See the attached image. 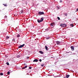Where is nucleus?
<instances>
[{"label":"nucleus","instance_id":"nucleus-1","mask_svg":"<svg viewBox=\"0 0 78 78\" xmlns=\"http://www.w3.org/2000/svg\"><path fill=\"white\" fill-rule=\"evenodd\" d=\"M60 26L62 27H66L67 26V25L66 24H60Z\"/></svg>","mask_w":78,"mask_h":78},{"label":"nucleus","instance_id":"nucleus-2","mask_svg":"<svg viewBox=\"0 0 78 78\" xmlns=\"http://www.w3.org/2000/svg\"><path fill=\"white\" fill-rule=\"evenodd\" d=\"M24 45H25V44H23V45H20V46H19L18 47V48H22V47H24Z\"/></svg>","mask_w":78,"mask_h":78},{"label":"nucleus","instance_id":"nucleus-3","mask_svg":"<svg viewBox=\"0 0 78 78\" xmlns=\"http://www.w3.org/2000/svg\"><path fill=\"white\" fill-rule=\"evenodd\" d=\"M38 14H41V15H42L44 14V13L43 12H39L38 13Z\"/></svg>","mask_w":78,"mask_h":78},{"label":"nucleus","instance_id":"nucleus-4","mask_svg":"<svg viewBox=\"0 0 78 78\" xmlns=\"http://www.w3.org/2000/svg\"><path fill=\"white\" fill-rule=\"evenodd\" d=\"M70 48H71L72 50L73 51V50H74V47H73V46H71L70 47Z\"/></svg>","mask_w":78,"mask_h":78},{"label":"nucleus","instance_id":"nucleus-5","mask_svg":"<svg viewBox=\"0 0 78 78\" xmlns=\"http://www.w3.org/2000/svg\"><path fill=\"white\" fill-rule=\"evenodd\" d=\"M56 43L57 45H59V44H60V41H57V42H56Z\"/></svg>","mask_w":78,"mask_h":78},{"label":"nucleus","instance_id":"nucleus-6","mask_svg":"<svg viewBox=\"0 0 78 78\" xmlns=\"http://www.w3.org/2000/svg\"><path fill=\"white\" fill-rule=\"evenodd\" d=\"M38 61V60L37 59H34L33 61V62H37Z\"/></svg>","mask_w":78,"mask_h":78},{"label":"nucleus","instance_id":"nucleus-7","mask_svg":"<svg viewBox=\"0 0 78 78\" xmlns=\"http://www.w3.org/2000/svg\"><path fill=\"white\" fill-rule=\"evenodd\" d=\"M44 17H42L41 18V20H40L42 22V21H43L44 20Z\"/></svg>","mask_w":78,"mask_h":78},{"label":"nucleus","instance_id":"nucleus-8","mask_svg":"<svg viewBox=\"0 0 78 78\" xmlns=\"http://www.w3.org/2000/svg\"><path fill=\"white\" fill-rule=\"evenodd\" d=\"M37 21L38 23H41V22H42L41 20H39V19L37 20Z\"/></svg>","mask_w":78,"mask_h":78},{"label":"nucleus","instance_id":"nucleus-9","mask_svg":"<svg viewBox=\"0 0 78 78\" xmlns=\"http://www.w3.org/2000/svg\"><path fill=\"white\" fill-rule=\"evenodd\" d=\"M27 66H26L25 67L22 68V69H26V68H27Z\"/></svg>","mask_w":78,"mask_h":78},{"label":"nucleus","instance_id":"nucleus-10","mask_svg":"<svg viewBox=\"0 0 78 78\" xmlns=\"http://www.w3.org/2000/svg\"><path fill=\"white\" fill-rule=\"evenodd\" d=\"M39 53H41V54H43V53H44L43 52L41 51H39Z\"/></svg>","mask_w":78,"mask_h":78},{"label":"nucleus","instance_id":"nucleus-11","mask_svg":"<svg viewBox=\"0 0 78 78\" xmlns=\"http://www.w3.org/2000/svg\"><path fill=\"white\" fill-rule=\"evenodd\" d=\"M70 76V75H66V77L67 78H68Z\"/></svg>","mask_w":78,"mask_h":78},{"label":"nucleus","instance_id":"nucleus-12","mask_svg":"<svg viewBox=\"0 0 78 78\" xmlns=\"http://www.w3.org/2000/svg\"><path fill=\"white\" fill-rule=\"evenodd\" d=\"M45 48H46V50H48V47H47V46H45Z\"/></svg>","mask_w":78,"mask_h":78},{"label":"nucleus","instance_id":"nucleus-13","mask_svg":"<svg viewBox=\"0 0 78 78\" xmlns=\"http://www.w3.org/2000/svg\"><path fill=\"white\" fill-rule=\"evenodd\" d=\"M54 23H51V26H53V25H54Z\"/></svg>","mask_w":78,"mask_h":78},{"label":"nucleus","instance_id":"nucleus-14","mask_svg":"<svg viewBox=\"0 0 78 78\" xmlns=\"http://www.w3.org/2000/svg\"><path fill=\"white\" fill-rule=\"evenodd\" d=\"M9 36H7L6 37V39H9Z\"/></svg>","mask_w":78,"mask_h":78},{"label":"nucleus","instance_id":"nucleus-15","mask_svg":"<svg viewBox=\"0 0 78 78\" xmlns=\"http://www.w3.org/2000/svg\"><path fill=\"white\" fill-rule=\"evenodd\" d=\"M20 55H18L17 56V58H20Z\"/></svg>","mask_w":78,"mask_h":78},{"label":"nucleus","instance_id":"nucleus-16","mask_svg":"<svg viewBox=\"0 0 78 78\" xmlns=\"http://www.w3.org/2000/svg\"><path fill=\"white\" fill-rule=\"evenodd\" d=\"M23 12V10H21V14H22Z\"/></svg>","mask_w":78,"mask_h":78},{"label":"nucleus","instance_id":"nucleus-17","mask_svg":"<svg viewBox=\"0 0 78 78\" xmlns=\"http://www.w3.org/2000/svg\"><path fill=\"white\" fill-rule=\"evenodd\" d=\"M10 74V72H7V74L8 75H9V74Z\"/></svg>","mask_w":78,"mask_h":78},{"label":"nucleus","instance_id":"nucleus-18","mask_svg":"<svg viewBox=\"0 0 78 78\" xmlns=\"http://www.w3.org/2000/svg\"><path fill=\"white\" fill-rule=\"evenodd\" d=\"M70 26H72V27H73L74 26H73V24H71L70 25Z\"/></svg>","mask_w":78,"mask_h":78},{"label":"nucleus","instance_id":"nucleus-19","mask_svg":"<svg viewBox=\"0 0 78 78\" xmlns=\"http://www.w3.org/2000/svg\"><path fill=\"white\" fill-rule=\"evenodd\" d=\"M3 5H4L5 6H7V5L6 4H3Z\"/></svg>","mask_w":78,"mask_h":78},{"label":"nucleus","instance_id":"nucleus-20","mask_svg":"<svg viewBox=\"0 0 78 78\" xmlns=\"http://www.w3.org/2000/svg\"><path fill=\"white\" fill-rule=\"evenodd\" d=\"M6 64H7V65L8 66H9V63H8V62H7L6 63Z\"/></svg>","mask_w":78,"mask_h":78},{"label":"nucleus","instance_id":"nucleus-21","mask_svg":"<svg viewBox=\"0 0 78 78\" xmlns=\"http://www.w3.org/2000/svg\"><path fill=\"white\" fill-rule=\"evenodd\" d=\"M57 19L59 20H60V18H59V17H57Z\"/></svg>","mask_w":78,"mask_h":78},{"label":"nucleus","instance_id":"nucleus-22","mask_svg":"<svg viewBox=\"0 0 78 78\" xmlns=\"http://www.w3.org/2000/svg\"><path fill=\"white\" fill-rule=\"evenodd\" d=\"M20 37V35L18 34L17 36V37Z\"/></svg>","mask_w":78,"mask_h":78},{"label":"nucleus","instance_id":"nucleus-23","mask_svg":"<svg viewBox=\"0 0 78 78\" xmlns=\"http://www.w3.org/2000/svg\"><path fill=\"white\" fill-rule=\"evenodd\" d=\"M0 75H3V73H1L0 74Z\"/></svg>","mask_w":78,"mask_h":78},{"label":"nucleus","instance_id":"nucleus-24","mask_svg":"<svg viewBox=\"0 0 78 78\" xmlns=\"http://www.w3.org/2000/svg\"><path fill=\"white\" fill-rule=\"evenodd\" d=\"M5 19H6V18H7V16H5Z\"/></svg>","mask_w":78,"mask_h":78},{"label":"nucleus","instance_id":"nucleus-25","mask_svg":"<svg viewBox=\"0 0 78 78\" xmlns=\"http://www.w3.org/2000/svg\"><path fill=\"white\" fill-rule=\"evenodd\" d=\"M29 69H31V67H29Z\"/></svg>","mask_w":78,"mask_h":78},{"label":"nucleus","instance_id":"nucleus-26","mask_svg":"<svg viewBox=\"0 0 78 78\" xmlns=\"http://www.w3.org/2000/svg\"><path fill=\"white\" fill-rule=\"evenodd\" d=\"M39 61L40 62H41V61H42V60H41V59H40Z\"/></svg>","mask_w":78,"mask_h":78},{"label":"nucleus","instance_id":"nucleus-27","mask_svg":"<svg viewBox=\"0 0 78 78\" xmlns=\"http://www.w3.org/2000/svg\"><path fill=\"white\" fill-rule=\"evenodd\" d=\"M65 16H67V13H65Z\"/></svg>","mask_w":78,"mask_h":78},{"label":"nucleus","instance_id":"nucleus-28","mask_svg":"<svg viewBox=\"0 0 78 78\" xmlns=\"http://www.w3.org/2000/svg\"><path fill=\"white\" fill-rule=\"evenodd\" d=\"M27 59H29V58H30V57H27Z\"/></svg>","mask_w":78,"mask_h":78},{"label":"nucleus","instance_id":"nucleus-29","mask_svg":"<svg viewBox=\"0 0 78 78\" xmlns=\"http://www.w3.org/2000/svg\"><path fill=\"white\" fill-rule=\"evenodd\" d=\"M44 66V64L41 65V66H42V67H43V66Z\"/></svg>","mask_w":78,"mask_h":78},{"label":"nucleus","instance_id":"nucleus-30","mask_svg":"<svg viewBox=\"0 0 78 78\" xmlns=\"http://www.w3.org/2000/svg\"><path fill=\"white\" fill-rule=\"evenodd\" d=\"M48 29H45V30L46 31H48Z\"/></svg>","mask_w":78,"mask_h":78},{"label":"nucleus","instance_id":"nucleus-31","mask_svg":"<svg viewBox=\"0 0 78 78\" xmlns=\"http://www.w3.org/2000/svg\"><path fill=\"white\" fill-rule=\"evenodd\" d=\"M62 0H61L60 1V2H62Z\"/></svg>","mask_w":78,"mask_h":78},{"label":"nucleus","instance_id":"nucleus-32","mask_svg":"<svg viewBox=\"0 0 78 78\" xmlns=\"http://www.w3.org/2000/svg\"><path fill=\"white\" fill-rule=\"evenodd\" d=\"M14 40H15L14 39H13V40H12V41H14Z\"/></svg>","mask_w":78,"mask_h":78},{"label":"nucleus","instance_id":"nucleus-33","mask_svg":"<svg viewBox=\"0 0 78 78\" xmlns=\"http://www.w3.org/2000/svg\"><path fill=\"white\" fill-rule=\"evenodd\" d=\"M25 65H27V64L26 63H24V66H25Z\"/></svg>","mask_w":78,"mask_h":78},{"label":"nucleus","instance_id":"nucleus-34","mask_svg":"<svg viewBox=\"0 0 78 78\" xmlns=\"http://www.w3.org/2000/svg\"><path fill=\"white\" fill-rule=\"evenodd\" d=\"M78 9H76V11H78Z\"/></svg>","mask_w":78,"mask_h":78},{"label":"nucleus","instance_id":"nucleus-35","mask_svg":"<svg viewBox=\"0 0 78 78\" xmlns=\"http://www.w3.org/2000/svg\"><path fill=\"white\" fill-rule=\"evenodd\" d=\"M58 9H59V7H58Z\"/></svg>","mask_w":78,"mask_h":78}]
</instances>
